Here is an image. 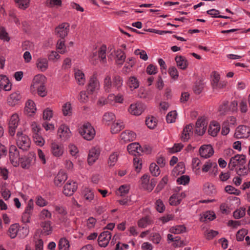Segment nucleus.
Segmentation results:
<instances>
[{"label": "nucleus", "mask_w": 250, "mask_h": 250, "mask_svg": "<svg viewBox=\"0 0 250 250\" xmlns=\"http://www.w3.org/2000/svg\"><path fill=\"white\" fill-rule=\"evenodd\" d=\"M45 77L42 75H36L33 80V84L31 86L37 88L38 94L41 97H44L47 94L45 85L43 81Z\"/></svg>", "instance_id": "nucleus-1"}, {"label": "nucleus", "mask_w": 250, "mask_h": 250, "mask_svg": "<svg viewBox=\"0 0 250 250\" xmlns=\"http://www.w3.org/2000/svg\"><path fill=\"white\" fill-rule=\"evenodd\" d=\"M79 132L84 139L88 141L92 140L95 135V130L89 123L84 124L80 128Z\"/></svg>", "instance_id": "nucleus-2"}, {"label": "nucleus", "mask_w": 250, "mask_h": 250, "mask_svg": "<svg viewBox=\"0 0 250 250\" xmlns=\"http://www.w3.org/2000/svg\"><path fill=\"white\" fill-rule=\"evenodd\" d=\"M17 145L20 149L27 151L30 146L31 142L27 136L23 135L21 132H18Z\"/></svg>", "instance_id": "nucleus-3"}, {"label": "nucleus", "mask_w": 250, "mask_h": 250, "mask_svg": "<svg viewBox=\"0 0 250 250\" xmlns=\"http://www.w3.org/2000/svg\"><path fill=\"white\" fill-rule=\"evenodd\" d=\"M246 156L244 155H236L230 158L228 167L230 170H233L234 168L237 166H243L246 164Z\"/></svg>", "instance_id": "nucleus-4"}, {"label": "nucleus", "mask_w": 250, "mask_h": 250, "mask_svg": "<svg viewBox=\"0 0 250 250\" xmlns=\"http://www.w3.org/2000/svg\"><path fill=\"white\" fill-rule=\"evenodd\" d=\"M69 31V24L64 22L60 24L55 28V34L58 37L64 39L68 35Z\"/></svg>", "instance_id": "nucleus-5"}, {"label": "nucleus", "mask_w": 250, "mask_h": 250, "mask_svg": "<svg viewBox=\"0 0 250 250\" xmlns=\"http://www.w3.org/2000/svg\"><path fill=\"white\" fill-rule=\"evenodd\" d=\"M250 128L246 125H240L237 127L234 137L237 139L247 138L249 137Z\"/></svg>", "instance_id": "nucleus-6"}, {"label": "nucleus", "mask_w": 250, "mask_h": 250, "mask_svg": "<svg viewBox=\"0 0 250 250\" xmlns=\"http://www.w3.org/2000/svg\"><path fill=\"white\" fill-rule=\"evenodd\" d=\"M146 106L142 103L131 104L128 109L129 112L132 115L139 116L145 110Z\"/></svg>", "instance_id": "nucleus-7"}, {"label": "nucleus", "mask_w": 250, "mask_h": 250, "mask_svg": "<svg viewBox=\"0 0 250 250\" xmlns=\"http://www.w3.org/2000/svg\"><path fill=\"white\" fill-rule=\"evenodd\" d=\"M36 159L35 154L34 153H30L27 157L21 158V166L23 168L28 169L34 163Z\"/></svg>", "instance_id": "nucleus-8"}, {"label": "nucleus", "mask_w": 250, "mask_h": 250, "mask_svg": "<svg viewBox=\"0 0 250 250\" xmlns=\"http://www.w3.org/2000/svg\"><path fill=\"white\" fill-rule=\"evenodd\" d=\"M111 238V233L108 231L102 232L98 237V244L100 247H106Z\"/></svg>", "instance_id": "nucleus-9"}, {"label": "nucleus", "mask_w": 250, "mask_h": 250, "mask_svg": "<svg viewBox=\"0 0 250 250\" xmlns=\"http://www.w3.org/2000/svg\"><path fill=\"white\" fill-rule=\"evenodd\" d=\"M199 151L201 157L205 159L209 158L214 153L213 148L210 145L202 146Z\"/></svg>", "instance_id": "nucleus-10"}, {"label": "nucleus", "mask_w": 250, "mask_h": 250, "mask_svg": "<svg viewBox=\"0 0 250 250\" xmlns=\"http://www.w3.org/2000/svg\"><path fill=\"white\" fill-rule=\"evenodd\" d=\"M19 121V119L18 114H14L11 116L9 123V133L11 136L15 135Z\"/></svg>", "instance_id": "nucleus-11"}, {"label": "nucleus", "mask_w": 250, "mask_h": 250, "mask_svg": "<svg viewBox=\"0 0 250 250\" xmlns=\"http://www.w3.org/2000/svg\"><path fill=\"white\" fill-rule=\"evenodd\" d=\"M77 188L76 182L68 181L63 187V193L66 196H71L77 190Z\"/></svg>", "instance_id": "nucleus-12"}, {"label": "nucleus", "mask_w": 250, "mask_h": 250, "mask_svg": "<svg viewBox=\"0 0 250 250\" xmlns=\"http://www.w3.org/2000/svg\"><path fill=\"white\" fill-rule=\"evenodd\" d=\"M58 134L60 138L65 141L70 138L71 133L67 126L64 125H62L58 129Z\"/></svg>", "instance_id": "nucleus-13"}, {"label": "nucleus", "mask_w": 250, "mask_h": 250, "mask_svg": "<svg viewBox=\"0 0 250 250\" xmlns=\"http://www.w3.org/2000/svg\"><path fill=\"white\" fill-rule=\"evenodd\" d=\"M100 84L97 78L94 76H92L89 81L87 85V91L88 94H92L94 91L99 89Z\"/></svg>", "instance_id": "nucleus-14"}, {"label": "nucleus", "mask_w": 250, "mask_h": 250, "mask_svg": "<svg viewBox=\"0 0 250 250\" xmlns=\"http://www.w3.org/2000/svg\"><path fill=\"white\" fill-rule=\"evenodd\" d=\"M36 111V107L35 103L32 101L29 100L25 104L24 113L28 116L33 115Z\"/></svg>", "instance_id": "nucleus-15"}, {"label": "nucleus", "mask_w": 250, "mask_h": 250, "mask_svg": "<svg viewBox=\"0 0 250 250\" xmlns=\"http://www.w3.org/2000/svg\"><path fill=\"white\" fill-rule=\"evenodd\" d=\"M21 99V96L19 92L13 93L7 98V103L9 105L15 106L18 104Z\"/></svg>", "instance_id": "nucleus-16"}, {"label": "nucleus", "mask_w": 250, "mask_h": 250, "mask_svg": "<svg viewBox=\"0 0 250 250\" xmlns=\"http://www.w3.org/2000/svg\"><path fill=\"white\" fill-rule=\"evenodd\" d=\"M51 151L53 155L55 157H60L63 153V147L61 145L56 143H52L51 144Z\"/></svg>", "instance_id": "nucleus-17"}, {"label": "nucleus", "mask_w": 250, "mask_h": 250, "mask_svg": "<svg viewBox=\"0 0 250 250\" xmlns=\"http://www.w3.org/2000/svg\"><path fill=\"white\" fill-rule=\"evenodd\" d=\"M193 125L190 124L187 125L183 129L181 136V140L183 142H187L190 136L192 134Z\"/></svg>", "instance_id": "nucleus-18"}, {"label": "nucleus", "mask_w": 250, "mask_h": 250, "mask_svg": "<svg viewBox=\"0 0 250 250\" xmlns=\"http://www.w3.org/2000/svg\"><path fill=\"white\" fill-rule=\"evenodd\" d=\"M136 136L135 133L129 130H125L120 135L121 139L125 142L134 141L136 138Z\"/></svg>", "instance_id": "nucleus-19"}, {"label": "nucleus", "mask_w": 250, "mask_h": 250, "mask_svg": "<svg viewBox=\"0 0 250 250\" xmlns=\"http://www.w3.org/2000/svg\"><path fill=\"white\" fill-rule=\"evenodd\" d=\"M100 151L96 148H91L89 152L87 162L89 165H92L98 158Z\"/></svg>", "instance_id": "nucleus-20"}, {"label": "nucleus", "mask_w": 250, "mask_h": 250, "mask_svg": "<svg viewBox=\"0 0 250 250\" xmlns=\"http://www.w3.org/2000/svg\"><path fill=\"white\" fill-rule=\"evenodd\" d=\"M175 60L176 62L177 66L179 68L182 70H185L188 67V63L185 57L182 56H177L175 58Z\"/></svg>", "instance_id": "nucleus-21"}, {"label": "nucleus", "mask_w": 250, "mask_h": 250, "mask_svg": "<svg viewBox=\"0 0 250 250\" xmlns=\"http://www.w3.org/2000/svg\"><path fill=\"white\" fill-rule=\"evenodd\" d=\"M11 86V84L6 76L0 75V88H3L5 91H10Z\"/></svg>", "instance_id": "nucleus-22"}, {"label": "nucleus", "mask_w": 250, "mask_h": 250, "mask_svg": "<svg viewBox=\"0 0 250 250\" xmlns=\"http://www.w3.org/2000/svg\"><path fill=\"white\" fill-rule=\"evenodd\" d=\"M67 178V176L65 173L60 171L54 178V184L56 186L60 187L66 180Z\"/></svg>", "instance_id": "nucleus-23"}, {"label": "nucleus", "mask_w": 250, "mask_h": 250, "mask_svg": "<svg viewBox=\"0 0 250 250\" xmlns=\"http://www.w3.org/2000/svg\"><path fill=\"white\" fill-rule=\"evenodd\" d=\"M220 129V126L217 122H212L209 125L208 132L210 135L214 137L217 135V133Z\"/></svg>", "instance_id": "nucleus-24"}, {"label": "nucleus", "mask_w": 250, "mask_h": 250, "mask_svg": "<svg viewBox=\"0 0 250 250\" xmlns=\"http://www.w3.org/2000/svg\"><path fill=\"white\" fill-rule=\"evenodd\" d=\"M36 65L41 71H45L48 67V61L46 58H40L37 61Z\"/></svg>", "instance_id": "nucleus-25"}, {"label": "nucleus", "mask_w": 250, "mask_h": 250, "mask_svg": "<svg viewBox=\"0 0 250 250\" xmlns=\"http://www.w3.org/2000/svg\"><path fill=\"white\" fill-rule=\"evenodd\" d=\"M41 227L42 228V233L45 235H49L52 233V228L51 226V222L46 221L41 223Z\"/></svg>", "instance_id": "nucleus-26"}, {"label": "nucleus", "mask_w": 250, "mask_h": 250, "mask_svg": "<svg viewBox=\"0 0 250 250\" xmlns=\"http://www.w3.org/2000/svg\"><path fill=\"white\" fill-rule=\"evenodd\" d=\"M127 150L130 154L136 156V153L140 154L141 146L139 143H133L128 145Z\"/></svg>", "instance_id": "nucleus-27"}, {"label": "nucleus", "mask_w": 250, "mask_h": 250, "mask_svg": "<svg viewBox=\"0 0 250 250\" xmlns=\"http://www.w3.org/2000/svg\"><path fill=\"white\" fill-rule=\"evenodd\" d=\"M82 194L84 199L88 202H91L94 199V193L89 188H84L82 191Z\"/></svg>", "instance_id": "nucleus-28"}, {"label": "nucleus", "mask_w": 250, "mask_h": 250, "mask_svg": "<svg viewBox=\"0 0 250 250\" xmlns=\"http://www.w3.org/2000/svg\"><path fill=\"white\" fill-rule=\"evenodd\" d=\"M19 157V153L16 146L14 145L11 146L9 148V158L11 163H13Z\"/></svg>", "instance_id": "nucleus-29"}, {"label": "nucleus", "mask_w": 250, "mask_h": 250, "mask_svg": "<svg viewBox=\"0 0 250 250\" xmlns=\"http://www.w3.org/2000/svg\"><path fill=\"white\" fill-rule=\"evenodd\" d=\"M185 164L183 162H179L172 171L173 175L183 174L185 172Z\"/></svg>", "instance_id": "nucleus-30"}, {"label": "nucleus", "mask_w": 250, "mask_h": 250, "mask_svg": "<svg viewBox=\"0 0 250 250\" xmlns=\"http://www.w3.org/2000/svg\"><path fill=\"white\" fill-rule=\"evenodd\" d=\"M75 79L80 85H83L85 82L84 73L80 70L77 69L75 73Z\"/></svg>", "instance_id": "nucleus-31"}, {"label": "nucleus", "mask_w": 250, "mask_h": 250, "mask_svg": "<svg viewBox=\"0 0 250 250\" xmlns=\"http://www.w3.org/2000/svg\"><path fill=\"white\" fill-rule=\"evenodd\" d=\"M69 242L67 239L62 238L60 239L58 244L59 250H69Z\"/></svg>", "instance_id": "nucleus-32"}, {"label": "nucleus", "mask_w": 250, "mask_h": 250, "mask_svg": "<svg viewBox=\"0 0 250 250\" xmlns=\"http://www.w3.org/2000/svg\"><path fill=\"white\" fill-rule=\"evenodd\" d=\"M113 89L119 90L123 85L122 78L119 75L115 76L113 78Z\"/></svg>", "instance_id": "nucleus-33"}, {"label": "nucleus", "mask_w": 250, "mask_h": 250, "mask_svg": "<svg viewBox=\"0 0 250 250\" xmlns=\"http://www.w3.org/2000/svg\"><path fill=\"white\" fill-rule=\"evenodd\" d=\"M116 62L117 64L122 65L125 59V53L121 49L117 50L116 52Z\"/></svg>", "instance_id": "nucleus-34"}, {"label": "nucleus", "mask_w": 250, "mask_h": 250, "mask_svg": "<svg viewBox=\"0 0 250 250\" xmlns=\"http://www.w3.org/2000/svg\"><path fill=\"white\" fill-rule=\"evenodd\" d=\"M113 88V83L110 76H106L104 79V89L106 92H111Z\"/></svg>", "instance_id": "nucleus-35"}, {"label": "nucleus", "mask_w": 250, "mask_h": 250, "mask_svg": "<svg viewBox=\"0 0 250 250\" xmlns=\"http://www.w3.org/2000/svg\"><path fill=\"white\" fill-rule=\"evenodd\" d=\"M216 218L215 214L213 211H208L205 212L201 217V221L205 222L207 220L212 221Z\"/></svg>", "instance_id": "nucleus-36"}, {"label": "nucleus", "mask_w": 250, "mask_h": 250, "mask_svg": "<svg viewBox=\"0 0 250 250\" xmlns=\"http://www.w3.org/2000/svg\"><path fill=\"white\" fill-rule=\"evenodd\" d=\"M119 153L117 152L112 153L109 157L108 164L110 167L115 166L118 161Z\"/></svg>", "instance_id": "nucleus-37"}, {"label": "nucleus", "mask_w": 250, "mask_h": 250, "mask_svg": "<svg viewBox=\"0 0 250 250\" xmlns=\"http://www.w3.org/2000/svg\"><path fill=\"white\" fill-rule=\"evenodd\" d=\"M72 107L70 102H67L62 106V111L64 116H71L72 115Z\"/></svg>", "instance_id": "nucleus-38"}, {"label": "nucleus", "mask_w": 250, "mask_h": 250, "mask_svg": "<svg viewBox=\"0 0 250 250\" xmlns=\"http://www.w3.org/2000/svg\"><path fill=\"white\" fill-rule=\"evenodd\" d=\"M186 231V228L184 225L176 226L170 229L169 231L174 234H179Z\"/></svg>", "instance_id": "nucleus-39"}, {"label": "nucleus", "mask_w": 250, "mask_h": 250, "mask_svg": "<svg viewBox=\"0 0 250 250\" xmlns=\"http://www.w3.org/2000/svg\"><path fill=\"white\" fill-rule=\"evenodd\" d=\"M115 119V116L113 113L107 112L104 114L103 121L105 124L109 125V123L113 121Z\"/></svg>", "instance_id": "nucleus-40"}, {"label": "nucleus", "mask_w": 250, "mask_h": 250, "mask_svg": "<svg viewBox=\"0 0 250 250\" xmlns=\"http://www.w3.org/2000/svg\"><path fill=\"white\" fill-rule=\"evenodd\" d=\"M19 226L17 224L11 225L9 229V235L11 238L16 237L19 230Z\"/></svg>", "instance_id": "nucleus-41"}, {"label": "nucleus", "mask_w": 250, "mask_h": 250, "mask_svg": "<svg viewBox=\"0 0 250 250\" xmlns=\"http://www.w3.org/2000/svg\"><path fill=\"white\" fill-rule=\"evenodd\" d=\"M178 194H174L170 197L169 199V204L171 206H177L180 204L181 198H180Z\"/></svg>", "instance_id": "nucleus-42"}, {"label": "nucleus", "mask_w": 250, "mask_h": 250, "mask_svg": "<svg viewBox=\"0 0 250 250\" xmlns=\"http://www.w3.org/2000/svg\"><path fill=\"white\" fill-rule=\"evenodd\" d=\"M33 137L35 143L39 146H42L44 144V140L41 133H34L33 134Z\"/></svg>", "instance_id": "nucleus-43"}, {"label": "nucleus", "mask_w": 250, "mask_h": 250, "mask_svg": "<svg viewBox=\"0 0 250 250\" xmlns=\"http://www.w3.org/2000/svg\"><path fill=\"white\" fill-rule=\"evenodd\" d=\"M151 223V221L149 217L148 216H146L138 221V225L139 227L144 228Z\"/></svg>", "instance_id": "nucleus-44"}, {"label": "nucleus", "mask_w": 250, "mask_h": 250, "mask_svg": "<svg viewBox=\"0 0 250 250\" xmlns=\"http://www.w3.org/2000/svg\"><path fill=\"white\" fill-rule=\"evenodd\" d=\"M124 128L122 122H117L112 124L111 127V131L112 133H117Z\"/></svg>", "instance_id": "nucleus-45"}, {"label": "nucleus", "mask_w": 250, "mask_h": 250, "mask_svg": "<svg viewBox=\"0 0 250 250\" xmlns=\"http://www.w3.org/2000/svg\"><path fill=\"white\" fill-rule=\"evenodd\" d=\"M146 124L150 129H153L157 125V120L154 117H148L146 120Z\"/></svg>", "instance_id": "nucleus-46"}, {"label": "nucleus", "mask_w": 250, "mask_h": 250, "mask_svg": "<svg viewBox=\"0 0 250 250\" xmlns=\"http://www.w3.org/2000/svg\"><path fill=\"white\" fill-rule=\"evenodd\" d=\"M106 47L103 45L98 51V57L103 62H106Z\"/></svg>", "instance_id": "nucleus-47"}, {"label": "nucleus", "mask_w": 250, "mask_h": 250, "mask_svg": "<svg viewBox=\"0 0 250 250\" xmlns=\"http://www.w3.org/2000/svg\"><path fill=\"white\" fill-rule=\"evenodd\" d=\"M214 168H218L217 165L216 163L211 162L210 161L207 162L203 166L202 170L203 172H207L210 169L211 167Z\"/></svg>", "instance_id": "nucleus-48"}, {"label": "nucleus", "mask_w": 250, "mask_h": 250, "mask_svg": "<svg viewBox=\"0 0 250 250\" xmlns=\"http://www.w3.org/2000/svg\"><path fill=\"white\" fill-rule=\"evenodd\" d=\"M56 46L57 48L59 50V52L61 54H64L66 52L64 39H61L59 40L57 42Z\"/></svg>", "instance_id": "nucleus-49"}, {"label": "nucleus", "mask_w": 250, "mask_h": 250, "mask_svg": "<svg viewBox=\"0 0 250 250\" xmlns=\"http://www.w3.org/2000/svg\"><path fill=\"white\" fill-rule=\"evenodd\" d=\"M128 85L130 88L136 89L139 86V83L137 78L134 76L130 77L127 83Z\"/></svg>", "instance_id": "nucleus-50"}, {"label": "nucleus", "mask_w": 250, "mask_h": 250, "mask_svg": "<svg viewBox=\"0 0 250 250\" xmlns=\"http://www.w3.org/2000/svg\"><path fill=\"white\" fill-rule=\"evenodd\" d=\"M149 170L151 173L154 176H157L160 173L159 167L154 163H152L150 164Z\"/></svg>", "instance_id": "nucleus-51"}, {"label": "nucleus", "mask_w": 250, "mask_h": 250, "mask_svg": "<svg viewBox=\"0 0 250 250\" xmlns=\"http://www.w3.org/2000/svg\"><path fill=\"white\" fill-rule=\"evenodd\" d=\"M204 88L203 83L201 81L196 82L193 88V91L196 94H199L201 93Z\"/></svg>", "instance_id": "nucleus-52"}, {"label": "nucleus", "mask_w": 250, "mask_h": 250, "mask_svg": "<svg viewBox=\"0 0 250 250\" xmlns=\"http://www.w3.org/2000/svg\"><path fill=\"white\" fill-rule=\"evenodd\" d=\"M17 6L21 9H25L28 6L29 0H15Z\"/></svg>", "instance_id": "nucleus-53"}, {"label": "nucleus", "mask_w": 250, "mask_h": 250, "mask_svg": "<svg viewBox=\"0 0 250 250\" xmlns=\"http://www.w3.org/2000/svg\"><path fill=\"white\" fill-rule=\"evenodd\" d=\"M168 73L173 80H177L178 78V72L175 66H171L168 68Z\"/></svg>", "instance_id": "nucleus-54"}, {"label": "nucleus", "mask_w": 250, "mask_h": 250, "mask_svg": "<svg viewBox=\"0 0 250 250\" xmlns=\"http://www.w3.org/2000/svg\"><path fill=\"white\" fill-rule=\"evenodd\" d=\"M177 112L175 110L169 112L166 117V120L168 123H172L175 122Z\"/></svg>", "instance_id": "nucleus-55"}, {"label": "nucleus", "mask_w": 250, "mask_h": 250, "mask_svg": "<svg viewBox=\"0 0 250 250\" xmlns=\"http://www.w3.org/2000/svg\"><path fill=\"white\" fill-rule=\"evenodd\" d=\"M225 190L226 192L229 194H233L236 195H238L240 193V191L239 190L229 185L227 186L225 188Z\"/></svg>", "instance_id": "nucleus-56"}, {"label": "nucleus", "mask_w": 250, "mask_h": 250, "mask_svg": "<svg viewBox=\"0 0 250 250\" xmlns=\"http://www.w3.org/2000/svg\"><path fill=\"white\" fill-rule=\"evenodd\" d=\"M0 39L7 42L10 40V38L8 36L7 32L5 29L2 26H0Z\"/></svg>", "instance_id": "nucleus-57"}, {"label": "nucleus", "mask_w": 250, "mask_h": 250, "mask_svg": "<svg viewBox=\"0 0 250 250\" xmlns=\"http://www.w3.org/2000/svg\"><path fill=\"white\" fill-rule=\"evenodd\" d=\"M248 230L245 229L239 230L236 234V239L238 241H243L245 236L248 233Z\"/></svg>", "instance_id": "nucleus-58"}, {"label": "nucleus", "mask_w": 250, "mask_h": 250, "mask_svg": "<svg viewBox=\"0 0 250 250\" xmlns=\"http://www.w3.org/2000/svg\"><path fill=\"white\" fill-rule=\"evenodd\" d=\"M204 190L205 192L208 195L213 194L216 192L214 186L210 184H208L207 186H205Z\"/></svg>", "instance_id": "nucleus-59"}, {"label": "nucleus", "mask_w": 250, "mask_h": 250, "mask_svg": "<svg viewBox=\"0 0 250 250\" xmlns=\"http://www.w3.org/2000/svg\"><path fill=\"white\" fill-rule=\"evenodd\" d=\"M218 234V232L217 231L213 230L212 229L209 231L207 230L205 232V235L206 239L208 240H211L213 239V238L217 235Z\"/></svg>", "instance_id": "nucleus-60"}, {"label": "nucleus", "mask_w": 250, "mask_h": 250, "mask_svg": "<svg viewBox=\"0 0 250 250\" xmlns=\"http://www.w3.org/2000/svg\"><path fill=\"white\" fill-rule=\"evenodd\" d=\"M245 208H242L239 209H237L233 212V216L235 219H239L243 217L245 214Z\"/></svg>", "instance_id": "nucleus-61"}, {"label": "nucleus", "mask_w": 250, "mask_h": 250, "mask_svg": "<svg viewBox=\"0 0 250 250\" xmlns=\"http://www.w3.org/2000/svg\"><path fill=\"white\" fill-rule=\"evenodd\" d=\"M155 205L156 208L158 212L161 213L165 210V206L161 200H157L155 203Z\"/></svg>", "instance_id": "nucleus-62"}, {"label": "nucleus", "mask_w": 250, "mask_h": 250, "mask_svg": "<svg viewBox=\"0 0 250 250\" xmlns=\"http://www.w3.org/2000/svg\"><path fill=\"white\" fill-rule=\"evenodd\" d=\"M167 181L168 177L167 176H164L158 185L156 190H158V191L162 190L164 188L165 186L167 184Z\"/></svg>", "instance_id": "nucleus-63"}, {"label": "nucleus", "mask_w": 250, "mask_h": 250, "mask_svg": "<svg viewBox=\"0 0 250 250\" xmlns=\"http://www.w3.org/2000/svg\"><path fill=\"white\" fill-rule=\"evenodd\" d=\"M53 116V111L48 108L43 111V119L44 120H50Z\"/></svg>", "instance_id": "nucleus-64"}]
</instances>
